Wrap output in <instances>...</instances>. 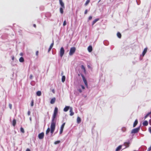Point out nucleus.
Wrapping results in <instances>:
<instances>
[{
    "instance_id": "obj_1",
    "label": "nucleus",
    "mask_w": 151,
    "mask_h": 151,
    "mask_svg": "<svg viewBox=\"0 0 151 151\" xmlns=\"http://www.w3.org/2000/svg\"><path fill=\"white\" fill-rule=\"evenodd\" d=\"M58 113V109L57 107L55 108L54 113L52 116V122L50 126V132L52 134L55 130L56 124V120H55Z\"/></svg>"
},
{
    "instance_id": "obj_2",
    "label": "nucleus",
    "mask_w": 151,
    "mask_h": 151,
    "mask_svg": "<svg viewBox=\"0 0 151 151\" xmlns=\"http://www.w3.org/2000/svg\"><path fill=\"white\" fill-rule=\"evenodd\" d=\"M76 50V48L75 47H73L70 48V52H69V55H72L75 53Z\"/></svg>"
},
{
    "instance_id": "obj_3",
    "label": "nucleus",
    "mask_w": 151,
    "mask_h": 151,
    "mask_svg": "<svg viewBox=\"0 0 151 151\" xmlns=\"http://www.w3.org/2000/svg\"><path fill=\"white\" fill-rule=\"evenodd\" d=\"M140 129V127H138L137 128H135L132 129L131 131V133L132 134H135L137 133Z\"/></svg>"
},
{
    "instance_id": "obj_4",
    "label": "nucleus",
    "mask_w": 151,
    "mask_h": 151,
    "mask_svg": "<svg viewBox=\"0 0 151 151\" xmlns=\"http://www.w3.org/2000/svg\"><path fill=\"white\" fill-rule=\"evenodd\" d=\"M65 50L63 47H62L61 48L60 51V56L62 57L64 54Z\"/></svg>"
},
{
    "instance_id": "obj_5",
    "label": "nucleus",
    "mask_w": 151,
    "mask_h": 151,
    "mask_svg": "<svg viewBox=\"0 0 151 151\" xmlns=\"http://www.w3.org/2000/svg\"><path fill=\"white\" fill-rule=\"evenodd\" d=\"M81 76L82 78V79L83 80V81L85 83V85L86 86L87 88H88V83L87 82V81L85 78L84 76V75L83 74L81 75Z\"/></svg>"
},
{
    "instance_id": "obj_6",
    "label": "nucleus",
    "mask_w": 151,
    "mask_h": 151,
    "mask_svg": "<svg viewBox=\"0 0 151 151\" xmlns=\"http://www.w3.org/2000/svg\"><path fill=\"white\" fill-rule=\"evenodd\" d=\"M65 124V123H64L62 124V125H61V126L60 127V134H62L63 132V129Z\"/></svg>"
},
{
    "instance_id": "obj_7",
    "label": "nucleus",
    "mask_w": 151,
    "mask_h": 151,
    "mask_svg": "<svg viewBox=\"0 0 151 151\" xmlns=\"http://www.w3.org/2000/svg\"><path fill=\"white\" fill-rule=\"evenodd\" d=\"M44 133L42 132L38 134V138L40 139H42L44 138Z\"/></svg>"
},
{
    "instance_id": "obj_8",
    "label": "nucleus",
    "mask_w": 151,
    "mask_h": 151,
    "mask_svg": "<svg viewBox=\"0 0 151 151\" xmlns=\"http://www.w3.org/2000/svg\"><path fill=\"white\" fill-rule=\"evenodd\" d=\"M60 4L62 7H63V9H65V7L64 6V3L62 1V0H59Z\"/></svg>"
},
{
    "instance_id": "obj_9",
    "label": "nucleus",
    "mask_w": 151,
    "mask_h": 151,
    "mask_svg": "<svg viewBox=\"0 0 151 151\" xmlns=\"http://www.w3.org/2000/svg\"><path fill=\"white\" fill-rule=\"evenodd\" d=\"M130 142L129 141H128L127 142H125L124 143V145L126 147V148L128 147L129 146V145L130 144Z\"/></svg>"
},
{
    "instance_id": "obj_10",
    "label": "nucleus",
    "mask_w": 151,
    "mask_h": 151,
    "mask_svg": "<svg viewBox=\"0 0 151 151\" xmlns=\"http://www.w3.org/2000/svg\"><path fill=\"white\" fill-rule=\"evenodd\" d=\"M70 116H72L74 115V113L73 112V109L72 107L70 108Z\"/></svg>"
},
{
    "instance_id": "obj_11",
    "label": "nucleus",
    "mask_w": 151,
    "mask_h": 151,
    "mask_svg": "<svg viewBox=\"0 0 151 151\" xmlns=\"http://www.w3.org/2000/svg\"><path fill=\"white\" fill-rule=\"evenodd\" d=\"M56 100V99L54 97L52 98L50 101V103L52 104H53L55 103Z\"/></svg>"
},
{
    "instance_id": "obj_12",
    "label": "nucleus",
    "mask_w": 151,
    "mask_h": 151,
    "mask_svg": "<svg viewBox=\"0 0 151 151\" xmlns=\"http://www.w3.org/2000/svg\"><path fill=\"white\" fill-rule=\"evenodd\" d=\"M147 48H145L142 52V55L143 56H144V55H145V54H146V52H147Z\"/></svg>"
},
{
    "instance_id": "obj_13",
    "label": "nucleus",
    "mask_w": 151,
    "mask_h": 151,
    "mask_svg": "<svg viewBox=\"0 0 151 151\" xmlns=\"http://www.w3.org/2000/svg\"><path fill=\"white\" fill-rule=\"evenodd\" d=\"M142 124L144 126H147L148 123L147 121H145L142 123Z\"/></svg>"
},
{
    "instance_id": "obj_14",
    "label": "nucleus",
    "mask_w": 151,
    "mask_h": 151,
    "mask_svg": "<svg viewBox=\"0 0 151 151\" xmlns=\"http://www.w3.org/2000/svg\"><path fill=\"white\" fill-rule=\"evenodd\" d=\"M88 50L89 52H91L92 50V47L91 46H89L88 47Z\"/></svg>"
},
{
    "instance_id": "obj_15",
    "label": "nucleus",
    "mask_w": 151,
    "mask_h": 151,
    "mask_svg": "<svg viewBox=\"0 0 151 151\" xmlns=\"http://www.w3.org/2000/svg\"><path fill=\"white\" fill-rule=\"evenodd\" d=\"M70 109V107L69 106H66L64 109V111L66 112L68 111L69 109Z\"/></svg>"
},
{
    "instance_id": "obj_16",
    "label": "nucleus",
    "mask_w": 151,
    "mask_h": 151,
    "mask_svg": "<svg viewBox=\"0 0 151 151\" xmlns=\"http://www.w3.org/2000/svg\"><path fill=\"white\" fill-rule=\"evenodd\" d=\"M99 20V19L98 18L94 20L92 22V25H93L97 21Z\"/></svg>"
},
{
    "instance_id": "obj_17",
    "label": "nucleus",
    "mask_w": 151,
    "mask_h": 151,
    "mask_svg": "<svg viewBox=\"0 0 151 151\" xmlns=\"http://www.w3.org/2000/svg\"><path fill=\"white\" fill-rule=\"evenodd\" d=\"M137 123H138V120L137 119H136L133 125V127H135V126L137 124Z\"/></svg>"
},
{
    "instance_id": "obj_18",
    "label": "nucleus",
    "mask_w": 151,
    "mask_h": 151,
    "mask_svg": "<svg viewBox=\"0 0 151 151\" xmlns=\"http://www.w3.org/2000/svg\"><path fill=\"white\" fill-rule=\"evenodd\" d=\"M19 61L20 62H21V63L23 62L24 61V59L22 57H20V58L19 59Z\"/></svg>"
},
{
    "instance_id": "obj_19",
    "label": "nucleus",
    "mask_w": 151,
    "mask_h": 151,
    "mask_svg": "<svg viewBox=\"0 0 151 151\" xmlns=\"http://www.w3.org/2000/svg\"><path fill=\"white\" fill-rule=\"evenodd\" d=\"M16 122L15 119L13 120L12 121V125L14 127L16 124Z\"/></svg>"
},
{
    "instance_id": "obj_20",
    "label": "nucleus",
    "mask_w": 151,
    "mask_h": 151,
    "mask_svg": "<svg viewBox=\"0 0 151 151\" xmlns=\"http://www.w3.org/2000/svg\"><path fill=\"white\" fill-rule=\"evenodd\" d=\"M122 146L120 145L119 146L116 150V151H118L120 150L122 148Z\"/></svg>"
},
{
    "instance_id": "obj_21",
    "label": "nucleus",
    "mask_w": 151,
    "mask_h": 151,
    "mask_svg": "<svg viewBox=\"0 0 151 151\" xmlns=\"http://www.w3.org/2000/svg\"><path fill=\"white\" fill-rule=\"evenodd\" d=\"M81 121V118L79 117H78L77 118V122L78 123H80Z\"/></svg>"
},
{
    "instance_id": "obj_22",
    "label": "nucleus",
    "mask_w": 151,
    "mask_h": 151,
    "mask_svg": "<svg viewBox=\"0 0 151 151\" xmlns=\"http://www.w3.org/2000/svg\"><path fill=\"white\" fill-rule=\"evenodd\" d=\"M37 95L38 96H40L41 95V92L40 91H38L37 92Z\"/></svg>"
},
{
    "instance_id": "obj_23",
    "label": "nucleus",
    "mask_w": 151,
    "mask_h": 151,
    "mask_svg": "<svg viewBox=\"0 0 151 151\" xmlns=\"http://www.w3.org/2000/svg\"><path fill=\"white\" fill-rule=\"evenodd\" d=\"M63 9H64L62 7H60V12L62 14H63Z\"/></svg>"
},
{
    "instance_id": "obj_24",
    "label": "nucleus",
    "mask_w": 151,
    "mask_h": 151,
    "mask_svg": "<svg viewBox=\"0 0 151 151\" xmlns=\"http://www.w3.org/2000/svg\"><path fill=\"white\" fill-rule=\"evenodd\" d=\"M81 68L83 70V71H84V72L85 73L86 72V69H85V67H84V66L83 65H82L81 66Z\"/></svg>"
},
{
    "instance_id": "obj_25",
    "label": "nucleus",
    "mask_w": 151,
    "mask_h": 151,
    "mask_svg": "<svg viewBox=\"0 0 151 151\" xmlns=\"http://www.w3.org/2000/svg\"><path fill=\"white\" fill-rule=\"evenodd\" d=\"M50 128L49 127L47 129V130L46 131V134L47 135L50 132Z\"/></svg>"
},
{
    "instance_id": "obj_26",
    "label": "nucleus",
    "mask_w": 151,
    "mask_h": 151,
    "mask_svg": "<svg viewBox=\"0 0 151 151\" xmlns=\"http://www.w3.org/2000/svg\"><path fill=\"white\" fill-rule=\"evenodd\" d=\"M65 76H63L62 77V81L63 82H64L65 81Z\"/></svg>"
},
{
    "instance_id": "obj_27",
    "label": "nucleus",
    "mask_w": 151,
    "mask_h": 151,
    "mask_svg": "<svg viewBox=\"0 0 151 151\" xmlns=\"http://www.w3.org/2000/svg\"><path fill=\"white\" fill-rule=\"evenodd\" d=\"M151 114V111L147 114L145 116V119H146L150 114Z\"/></svg>"
},
{
    "instance_id": "obj_28",
    "label": "nucleus",
    "mask_w": 151,
    "mask_h": 151,
    "mask_svg": "<svg viewBox=\"0 0 151 151\" xmlns=\"http://www.w3.org/2000/svg\"><path fill=\"white\" fill-rule=\"evenodd\" d=\"M117 37L119 38H121V33L119 32H118L117 34Z\"/></svg>"
},
{
    "instance_id": "obj_29",
    "label": "nucleus",
    "mask_w": 151,
    "mask_h": 151,
    "mask_svg": "<svg viewBox=\"0 0 151 151\" xmlns=\"http://www.w3.org/2000/svg\"><path fill=\"white\" fill-rule=\"evenodd\" d=\"M90 2V0H87L85 4V6H86Z\"/></svg>"
},
{
    "instance_id": "obj_30",
    "label": "nucleus",
    "mask_w": 151,
    "mask_h": 151,
    "mask_svg": "<svg viewBox=\"0 0 151 151\" xmlns=\"http://www.w3.org/2000/svg\"><path fill=\"white\" fill-rule=\"evenodd\" d=\"M20 131H21V132L22 133H24V129L23 128H22V127H21V128H20Z\"/></svg>"
},
{
    "instance_id": "obj_31",
    "label": "nucleus",
    "mask_w": 151,
    "mask_h": 151,
    "mask_svg": "<svg viewBox=\"0 0 151 151\" xmlns=\"http://www.w3.org/2000/svg\"><path fill=\"white\" fill-rule=\"evenodd\" d=\"M60 142V141L59 140H58L56 141L55 142L54 144L55 145L59 143Z\"/></svg>"
},
{
    "instance_id": "obj_32",
    "label": "nucleus",
    "mask_w": 151,
    "mask_h": 151,
    "mask_svg": "<svg viewBox=\"0 0 151 151\" xmlns=\"http://www.w3.org/2000/svg\"><path fill=\"white\" fill-rule=\"evenodd\" d=\"M53 45H54V42L53 41L52 43L51 44L50 47L52 48V47L53 46Z\"/></svg>"
},
{
    "instance_id": "obj_33",
    "label": "nucleus",
    "mask_w": 151,
    "mask_h": 151,
    "mask_svg": "<svg viewBox=\"0 0 151 151\" xmlns=\"http://www.w3.org/2000/svg\"><path fill=\"white\" fill-rule=\"evenodd\" d=\"M9 107L10 109H12V105L11 104H9Z\"/></svg>"
},
{
    "instance_id": "obj_34",
    "label": "nucleus",
    "mask_w": 151,
    "mask_h": 151,
    "mask_svg": "<svg viewBox=\"0 0 151 151\" xmlns=\"http://www.w3.org/2000/svg\"><path fill=\"white\" fill-rule=\"evenodd\" d=\"M66 24V22L65 20L63 23V26H65Z\"/></svg>"
},
{
    "instance_id": "obj_35",
    "label": "nucleus",
    "mask_w": 151,
    "mask_h": 151,
    "mask_svg": "<svg viewBox=\"0 0 151 151\" xmlns=\"http://www.w3.org/2000/svg\"><path fill=\"white\" fill-rule=\"evenodd\" d=\"M33 105H34V101H33V100H32L31 101V105L32 106H33Z\"/></svg>"
},
{
    "instance_id": "obj_36",
    "label": "nucleus",
    "mask_w": 151,
    "mask_h": 151,
    "mask_svg": "<svg viewBox=\"0 0 151 151\" xmlns=\"http://www.w3.org/2000/svg\"><path fill=\"white\" fill-rule=\"evenodd\" d=\"M122 130L123 132H125L126 130V128L125 127H123L122 128Z\"/></svg>"
},
{
    "instance_id": "obj_37",
    "label": "nucleus",
    "mask_w": 151,
    "mask_h": 151,
    "mask_svg": "<svg viewBox=\"0 0 151 151\" xmlns=\"http://www.w3.org/2000/svg\"><path fill=\"white\" fill-rule=\"evenodd\" d=\"M148 131L151 134V127H150L148 128Z\"/></svg>"
},
{
    "instance_id": "obj_38",
    "label": "nucleus",
    "mask_w": 151,
    "mask_h": 151,
    "mask_svg": "<svg viewBox=\"0 0 151 151\" xmlns=\"http://www.w3.org/2000/svg\"><path fill=\"white\" fill-rule=\"evenodd\" d=\"M87 12H88V10H87V9H86L85 11L84 14H86L87 13Z\"/></svg>"
},
{
    "instance_id": "obj_39",
    "label": "nucleus",
    "mask_w": 151,
    "mask_h": 151,
    "mask_svg": "<svg viewBox=\"0 0 151 151\" xmlns=\"http://www.w3.org/2000/svg\"><path fill=\"white\" fill-rule=\"evenodd\" d=\"M38 51H37L36 52V55H37V56H38Z\"/></svg>"
},
{
    "instance_id": "obj_40",
    "label": "nucleus",
    "mask_w": 151,
    "mask_h": 151,
    "mask_svg": "<svg viewBox=\"0 0 151 151\" xmlns=\"http://www.w3.org/2000/svg\"><path fill=\"white\" fill-rule=\"evenodd\" d=\"M151 150V146L148 148L147 151H150Z\"/></svg>"
},
{
    "instance_id": "obj_41",
    "label": "nucleus",
    "mask_w": 151,
    "mask_h": 151,
    "mask_svg": "<svg viewBox=\"0 0 151 151\" xmlns=\"http://www.w3.org/2000/svg\"><path fill=\"white\" fill-rule=\"evenodd\" d=\"M92 17H91V16H90V17H89V18H88V20H91V19H92Z\"/></svg>"
},
{
    "instance_id": "obj_42",
    "label": "nucleus",
    "mask_w": 151,
    "mask_h": 151,
    "mask_svg": "<svg viewBox=\"0 0 151 151\" xmlns=\"http://www.w3.org/2000/svg\"><path fill=\"white\" fill-rule=\"evenodd\" d=\"M29 78L30 79H32V75L31 74L30 75Z\"/></svg>"
},
{
    "instance_id": "obj_43",
    "label": "nucleus",
    "mask_w": 151,
    "mask_h": 151,
    "mask_svg": "<svg viewBox=\"0 0 151 151\" xmlns=\"http://www.w3.org/2000/svg\"><path fill=\"white\" fill-rule=\"evenodd\" d=\"M51 48L49 47L48 50V52H49L51 50Z\"/></svg>"
},
{
    "instance_id": "obj_44",
    "label": "nucleus",
    "mask_w": 151,
    "mask_h": 151,
    "mask_svg": "<svg viewBox=\"0 0 151 151\" xmlns=\"http://www.w3.org/2000/svg\"><path fill=\"white\" fill-rule=\"evenodd\" d=\"M30 112L29 111H28L27 112V114L29 116L30 115Z\"/></svg>"
},
{
    "instance_id": "obj_45",
    "label": "nucleus",
    "mask_w": 151,
    "mask_h": 151,
    "mask_svg": "<svg viewBox=\"0 0 151 151\" xmlns=\"http://www.w3.org/2000/svg\"><path fill=\"white\" fill-rule=\"evenodd\" d=\"M81 88H82L83 89H85V87H84V86H83V85H82L81 86Z\"/></svg>"
},
{
    "instance_id": "obj_46",
    "label": "nucleus",
    "mask_w": 151,
    "mask_h": 151,
    "mask_svg": "<svg viewBox=\"0 0 151 151\" xmlns=\"http://www.w3.org/2000/svg\"><path fill=\"white\" fill-rule=\"evenodd\" d=\"M149 124H150L151 125V119L149 120Z\"/></svg>"
},
{
    "instance_id": "obj_47",
    "label": "nucleus",
    "mask_w": 151,
    "mask_h": 151,
    "mask_svg": "<svg viewBox=\"0 0 151 151\" xmlns=\"http://www.w3.org/2000/svg\"><path fill=\"white\" fill-rule=\"evenodd\" d=\"M52 92L53 93H55V90L54 89H52Z\"/></svg>"
},
{
    "instance_id": "obj_48",
    "label": "nucleus",
    "mask_w": 151,
    "mask_h": 151,
    "mask_svg": "<svg viewBox=\"0 0 151 151\" xmlns=\"http://www.w3.org/2000/svg\"><path fill=\"white\" fill-rule=\"evenodd\" d=\"M14 56H12V60H14Z\"/></svg>"
},
{
    "instance_id": "obj_49",
    "label": "nucleus",
    "mask_w": 151,
    "mask_h": 151,
    "mask_svg": "<svg viewBox=\"0 0 151 151\" xmlns=\"http://www.w3.org/2000/svg\"><path fill=\"white\" fill-rule=\"evenodd\" d=\"M26 151H30V150L29 149L27 148L26 150Z\"/></svg>"
},
{
    "instance_id": "obj_50",
    "label": "nucleus",
    "mask_w": 151,
    "mask_h": 151,
    "mask_svg": "<svg viewBox=\"0 0 151 151\" xmlns=\"http://www.w3.org/2000/svg\"><path fill=\"white\" fill-rule=\"evenodd\" d=\"M19 55L21 56H22L23 55V54L22 52H21L20 53Z\"/></svg>"
},
{
    "instance_id": "obj_51",
    "label": "nucleus",
    "mask_w": 151,
    "mask_h": 151,
    "mask_svg": "<svg viewBox=\"0 0 151 151\" xmlns=\"http://www.w3.org/2000/svg\"><path fill=\"white\" fill-rule=\"evenodd\" d=\"M78 91H79L80 93H81V92H82V91H81V89H79V90H78Z\"/></svg>"
},
{
    "instance_id": "obj_52",
    "label": "nucleus",
    "mask_w": 151,
    "mask_h": 151,
    "mask_svg": "<svg viewBox=\"0 0 151 151\" xmlns=\"http://www.w3.org/2000/svg\"><path fill=\"white\" fill-rule=\"evenodd\" d=\"M88 68H91V66L90 65H88Z\"/></svg>"
},
{
    "instance_id": "obj_53",
    "label": "nucleus",
    "mask_w": 151,
    "mask_h": 151,
    "mask_svg": "<svg viewBox=\"0 0 151 151\" xmlns=\"http://www.w3.org/2000/svg\"><path fill=\"white\" fill-rule=\"evenodd\" d=\"M33 26L34 27H36V25L35 24H34L33 25Z\"/></svg>"
},
{
    "instance_id": "obj_54",
    "label": "nucleus",
    "mask_w": 151,
    "mask_h": 151,
    "mask_svg": "<svg viewBox=\"0 0 151 151\" xmlns=\"http://www.w3.org/2000/svg\"><path fill=\"white\" fill-rule=\"evenodd\" d=\"M63 72H62V73H61V75H63Z\"/></svg>"
}]
</instances>
